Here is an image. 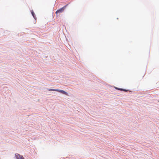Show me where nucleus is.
I'll use <instances>...</instances> for the list:
<instances>
[{
    "label": "nucleus",
    "instance_id": "nucleus-1",
    "mask_svg": "<svg viewBox=\"0 0 159 159\" xmlns=\"http://www.w3.org/2000/svg\"><path fill=\"white\" fill-rule=\"evenodd\" d=\"M67 5H66L64 7L61 8L60 9H59V10H57L56 12V16H57V14L58 13H61L66 8V7L67 6Z\"/></svg>",
    "mask_w": 159,
    "mask_h": 159
},
{
    "label": "nucleus",
    "instance_id": "nucleus-2",
    "mask_svg": "<svg viewBox=\"0 0 159 159\" xmlns=\"http://www.w3.org/2000/svg\"><path fill=\"white\" fill-rule=\"evenodd\" d=\"M56 91H57V92H60L63 94H65L66 95H68L67 93L66 92H65L64 91L62 90L57 89V90H56Z\"/></svg>",
    "mask_w": 159,
    "mask_h": 159
},
{
    "label": "nucleus",
    "instance_id": "nucleus-3",
    "mask_svg": "<svg viewBox=\"0 0 159 159\" xmlns=\"http://www.w3.org/2000/svg\"><path fill=\"white\" fill-rule=\"evenodd\" d=\"M17 159H24L22 156H20L19 154H17L16 155Z\"/></svg>",
    "mask_w": 159,
    "mask_h": 159
},
{
    "label": "nucleus",
    "instance_id": "nucleus-4",
    "mask_svg": "<svg viewBox=\"0 0 159 159\" xmlns=\"http://www.w3.org/2000/svg\"><path fill=\"white\" fill-rule=\"evenodd\" d=\"M31 14H32L34 18L35 19H36V16H35V14H34L33 11H31Z\"/></svg>",
    "mask_w": 159,
    "mask_h": 159
},
{
    "label": "nucleus",
    "instance_id": "nucleus-5",
    "mask_svg": "<svg viewBox=\"0 0 159 159\" xmlns=\"http://www.w3.org/2000/svg\"><path fill=\"white\" fill-rule=\"evenodd\" d=\"M57 90V89H48V90L49 91H56V90Z\"/></svg>",
    "mask_w": 159,
    "mask_h": 159
},
{
    "label": "nucleus",
    "instance_id": "nucleus-6",
    "mask_svg": "<svg viewBox=\"0 0 159 159\" xmlns=\"http://www.w3.org/2000/svg\"><path fill=\"white\" fill-rule=\"evenodd\" d=\"M118 89L119 90H123V91H125V92H126L127 91V90H126L124 89Z\"/></svg>",
    "mask_w": 159,
    "mask_h": 159
}]
</instances>
